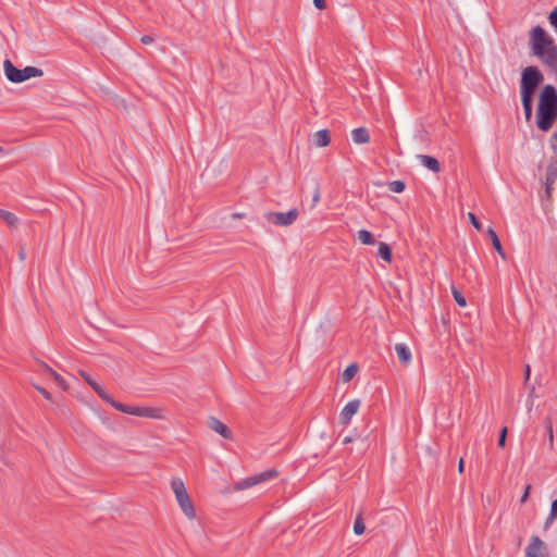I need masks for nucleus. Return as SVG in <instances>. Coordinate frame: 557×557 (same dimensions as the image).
Masks as SVG:
<instances>
[{"label": "nucleus", "instance_id": "nucleus-1", "mask_svg": "<svg viewBox=\"0 0 557 557\" xmlns=\"http://www.w3.org/2000/svg\"><path fill=\"white\" fill-rule=\"evenodd\" d=\"M536 126L541 132H548L557 120V89L552 84L542 87L536 108Z\"/></svg>", "mask_w": 557, "mask_h": 557}, {"label": "nucleus", "instance_id": "nucleus-2", "mask_svg": "<svg viewBox=\"0 0 557 557\" xmlns=\"http://www.w3.org/2000/svg\"><path fill=\"white\" fill-rule=\"evenodd\" d=\"M543 82L544 75L536 66L530 65L522 70L520 78V97L527 122H530L532 117L534 95Z\"/></svg>", "mask_w": 557, "mask_h": 557}, {"label": "nucleus", "instance_id": "nucleus-3", "mask_svg": "<svg viewBox=\"0 0 557 557\" xmlns=\"http://www.w3.org/2000/svg\"><path fill=\"white\" fill-rule=\"evenodd\" d=\"M4 74L7 78L12 83H22L32 77H40L44 75V71L36 66H26L22 70L14 66L9 60L3 62Z\"/></svg>", "mask_w": 557, "mask_h": 557}, {"label": "nucleus", "instance_id": "nucleus-4", "mask_svg": "<svg viewBox=\"0 0 557 557\" xmlns=\"http://www.w3.org/2000/svg\"><path fill=\"white\" fill-rule=\"evenodd\" d=\"M110 406L123 413H127V414H132V416H136V417L151 418V419H163L164 418L163 410L160 408L129 406V405H124L122 403H119L114 399H113V403L110 404Z\"/></svg>", "mask_w": 557, "mask_h": 557}, {"label": "nucleus", "instance_id": "nucleus-5", "mask_svg": "<svg viewBox=\"0 0 557 557\" xmlns=\"http://www.w3.org/2000/svg\"><path fill=\"white\" fill-rule=\"evenodd\" d=\"M171 486L184 515L190 520L195 519V508L185 488L184 482L180 479H173L171 481Z\"/></svg>", "mask_w": 557, "mask_h": 557}, {"label": "nucleus", "instance_id": "nucleus-6", "mask_svg": "<svg viewBox=\"0 0 557 557\" xmlns=\"http://www.w3.org/2000/svg\"><path fill=\"white\" fill-rule=\"evenodd\" d=\"M275 476H277V471L276 470H272V469L265 470L263 472H260L258 474L245 478V479L236 482L234 488L236 491H243V490L252 487V486H255V485H257L259 483H262V482H265L268 480L274 479Z\"/></svg>", "mask_w": 557, "mask_h": 557}, {"label": "nucleus", "instance_id": "nucleus-7", "mask_svg": "<svg viewBox=\"0 0 557 557\" xmlns=\"http://www.w3.org/2000/svg\"><path fill=\"white\" fill-rule=\"evenodd\" d=\"M299 211L297 208H293L287 212H268L265 219L268 222L277 226L292 225L298 218Z\"/></svg>", "mask_w": 557, "mask_h": 557}, {"label": "nucleus", "instance_id": "nucleus-8", "mask_svg": "<svg viewBox=\"0 0 557 557\" xmlns=\"http://www.w3.org/2000/svg\"><path fill=\"white\" fill-rule=\"evenodd\" d=\"M78 374L85 380V382L97 393V395L107 404L113 403V397L106 391L103 386L98 384L92 377L84 370H79Z\"/></svg>", "mask_w": 557, "mask_h": 557}, {"label": "nucleus", "instance_id": "nucleus-9", "mask_svg": "<svg viewBox=\"0 0 557 557\" xmlns=\"http://www.w3.org/2000/svg\"><path fill=\"white\" fill-rule=\"evenodd\" d=\"M209 428L220 434L222 437L226 440L233 438L232 431L227 428L226 424H224L221 420H219L215 417H210L208 421Z\"/></svg>", "mask_w": 557, "mask_h": 557}, {"label": "nucleus", "instance_id": "nucleus-10", "mask_svg": "<svg viewBox=\"0 0 557 557\" xmlns=\"http://www.w3.org/2000/svg\"><path fill=\"white\" fill-rule=\"evenodd\" d=\"M360 407V400L359 399H352L346 404V406L343 408L341 412V421L344 424L349 423L350 419L354 414L357 413L358 409Z\"/></svg>", "mask_w": 557, "mask_h": 557}, {"label": "nucleus", "instance_id": "nucleus-11", "mask_svg": "<svg viewBox=\"0 0 557 557\" xmlns=\"http://www.w3.org/2000/svg\"><path fill=\"white\" fill-rule=\"evenodd\" d=\"M545 549L543 541L536 536L533 535L530 540L529 545L525 548V556L527 557H540L542 550Z\"/></svg>", "mask_w": 557, "mask_h": 557}, {"label": "nucleus", "instance_id": "nucleus-12", "mask_svg": "<svg viewBox=\"0 0 557 557\" xmlns=\"http://www.w3.org/2000/svg\"><path fill=\"white\" fill-rule=\"evenodd\" d=\"M417 159L430 171L434 173H438L441 171V164L436 158L428 154H418Z\"/></svg>", "mask_w": 557, "mask_h": 557}, {"label": "nucleus", "instance_id": "nucleus-13", "mask_svg": "<svg viewBox=\"0 0 557 557\" xmlns=\"http://www.w3.org/2000/svg\"><path fill=\"white\" fill-rule=\"evenodd\" d=\"M395 351L397 354V357H398L399 361L404 366H407L411 361V351H410L409 347L406 344L397 343L395 345Z\"/></svg>", "mask_w": 557, "mask_h": 557}, {"label": "nucleus", "instance_id": "nucleus-14", "mask_svg": "<svg viewBox=\"0 0 557 557\" xmlns=\"http://www.w3.org/2000/svg\"><path fill=\"white\" fill-rule=\"evenodd\" d=\"M351 137L355 144H368L370 141L369 131L363 126L352 129Z\"/></svg>", "mask_w": 557, "mask_h": 557}, {"label": "nucleus", "instance_id": "nucleus-15", "mask_svg": "<svg viewBox=\"0 0 557 557\" xmlns=\"http://www.w3.org/2000/svg\"><path fill=\"white\" fill-rule=\"evenodd\" d=\"M556 178H557V170L548 169L546 172V175H545V181H544L545 194H546L547 198L552 197L553 189H554L553 185H554Z\"/></svg>", "mask_w": 557, "mask_h": 557}, {"label": "nucleus", "instance_id": "nucleus-16", "mask_svg": "<svg viewBox=\"0 0 557 557\" xmlns=\"http://www.w3.org/2000/svg\"><path fill=\"white\" fill-rule=\"evenodd\" d=\"M487 236L491 239L492 245H493L494 249L497 251V253L502 257V259L506 260V252H505V250L500 244V240H499L496 232L494 231V228L488 227Z\"/></svg>", "mask_w": 557, "mask_h": 557}, {"label": "nucleus", "instance_id": "nucleus-17", "mask_svg": "<svg viewBox=\"0 0 557 557\" xmlns=\"http://www.w3.org/2000/svg\"><path fill=\"white\" fill-rule=\"evenodd\" d=\"M331 143V134L329 129H320L314 134V144L317 147H326Z\"/></svg>", "mask_w": 557, "mask_h": 557}, {"label": "nucleus", "instance_id": "nucleus-18", "mask_svg": "<svg viewBox=\"0 0 557 557\" xmlns=\"http://www.w3.org/2000/svg\"><path fill=\"white\" fill-rule=\"evenodd\" d=\"M40 366L48 374H50L53 377V380L58 383L59 386H61L63 389H67V384L64 381V379L60 374H58L50 366H48L44 361H40Z\"/></svg>", "mask_w": 557, "mask_h": 557}, {"label": "nucleus", "instance_id": "nucleus-19", "mask_svg": "<svg viewBox=\"0 0 557 557\" xmlns=\"http://www.w3.org/2000/svg\"><path fill=\"white\" fill-rule=\"evenodd\" d=\"M0 219L3 220L10 227H16L18 224V218L10 211L0 209Z\"/></svg>", "mask_w": 557, "mask_h": 557}, {"label": "nucleus", "instance_id": "nucleus-20", "mask_svg": "<svg viewBox=\"0 0 557 557\" xmlns=\"http://www.w3.org/2000/svg\"><path fill=\"white\" fill-rule=\"evenodd\" d=\"M377 256L386 262H392V249L388 244L381 242L377 249Z\"/></svg>", "mask_w": 557, "mask_h": 557}, {"label": "nucleus", "instance_id": "nucleus-21", "mask_svg": "<svg viewBox=\"0 0 557 557\" xmlns=\"http://www.w3.org/2000/svg\"><path fill=\"white\" fill-rule=\"evenodd\" d=\"M358 370H359V367L357 363H350L349 366H347L342 374L343 381L344 382L351 381L355 377V375L358 373Z\"/></svg>", "mask_w": 557, "mask_h": 557}, {"label": "nucleus", "instance_id": "nucleus-22", "mask_svg": "<svg viewBox=\"0 0 557 557\" xmlns=\"http://www.w3.org/2000/svg\"><path fill=\"white\" fill-rule=\"evenodd\" d=\"M358 239L363 245H373L375 243V239H374L372 233L369 232L368 230H360L358 232Z\"/></svg>", "mask_w": 557, "mask_h": 557}, {"label": "nucleus", "instance_id": "nucleus-23", "mask_svg": "<svg viewBox=\"0 0 557 557\" xmlns=\"http://www.w3.org/2000/svg\"><path fill=\"white\" fill-rule=\"evenodd\" d=\"M387 186L391 191L397 194L403 193L406 188L405 182L399 180L389 182Z\"/></svg>", "mask_w": 557, "mask_h": 557}, {"label": "nucleus", "instance_id": "nucleus-24", "mask_svg": "<svg viewBox=\"0 0 557 557\" xmlns=\"http://www.w3.org/2000/svg\"><path fill=\"white\" fill-rule=\"evenodd\" d=\"M364 530H366V525H364L362 516L358 515L355 520V523H354V533L356 535H361L364 533Z\"/></svg>", "mask_w": 557, "mask_h": 557}, {"label": "nucleus", "instance_id": "nucleus-25", "mask_svg": "<svg viewBox=\"0 0 557 557\" xmlns=\"http://www.w3.org/2000/svg\"><path fill=\"white\" fill-rule=\"evenodd\" d=\"M451 293H453L454 300L456 301V304L459 307H466L467 306L466 297L462 295L461 292H459L457 288L453 287Z\"/></svg>", "mask_w": 557, "mask_h": 557}, {"label": "nucleus", "instance_id": "nucleus-26", "mask_svg": "<svg viewBox=\"0 0 557 557\" xmlns=\"http://www.w3.org/2000/svg\"><path fill=\"white\" fill-rule=\"evenodd\" d=\"M556 518H557V498L555 500H553V503H552L549 516L545 521V528H547L553 522V520Z\"/></svg>", "mask_w": 557, "mask_h": 557}, {"label": "nucleus", "instance_id": "nucleus-27", "mask_svg": "<svg viewBox=\"0 0 557 557\" xmlns=\"http://www.w3.org/2000/svg\"><path fill=\"white\" fill-rule=\"evenodd\" d=\"M546 431H547V438L549 441V448L553 449L554 448V432H553V425H552V422L550 420H548L546 422Z\"/></svg>", "mask_w": 557, "mask_h": 557}, {"label": "nucleus", "instance_id": "nucleus-28", "mask_svg": "<svg viewBox=\"0 0 557 557\" xmlns=\"http://www.w3.org/2000/svg\"><path fill=\"white\" fill-rule=\"evenodd\" d=\"M507 428L504 426L502 430H500V433H499V437H498V442H497V445L500 447V448H504L506 446V438H507Z\"/></svg>", "mask_w": 557, "mask_h": 557}, {"label": "nucleus", "instance_id": "nucleus-29", "mask_svg": "<svg viewBox=\"0 0 557 557\" xmlns=\"http://www.w3.org/2000/svg\"><path fill=\"white\" fill-rule=\"evenodd\" d=\"M468 218H469V221L471 222V224L478 230V231H481L482 230V224L481 222L479 221V219L476 218V215L472 212H469L468 213Z\"/></svg>", "mask_w": 557, "mask_h": 557}, {"label": "nucleus", "instance_id": "nucleus-30", "mask_svg": "<svg viewBox=\"0 0 557 557\" xmlns=\"http://www.w3.org/2000/svg\"><path fill=\"white\" fill-rule=\"evenodd\" d=\"M320 198H321V193H320V187L319 186H315L314 190H313V195H312V208H314L317 206V203L320 201Z\"/></svg>", "mask_w": 557, "mask_h": 557}, {"label": "nucleus", "instance_id": "nucleus-31", "mask_svg": "<svg viewBox=\"0 0 557 557\" xmlns=\"http://www.w3.org/2000/svg\"><path fill=\"white\" fill-rule=\"evenodd\" d=\"M548 20L550 25L557 29V7L549 13Z\"/></svg>", "mask_w": 557, "mask_h": 557}, {"label": "nucleus", "instance_id": "nucleus-32", "mask_svg": "<svg viewBox=\"0 0 557 557\" xmlns=\"http://www.w3.org/2000/svg\"><path fill=\"white\" fill-rule=\"evenodd\" d=\"M34 387L44 396L45 399H47V400L52 399L51 394L46 388H44L39 385H35V384H34Z\"/></svg>", "mask_w": 557, "mask_h": 557}, {"label": "nucleus", "instance_id": "nucleus-33", "mask_svg": "<svg viewBox=\"0 0 557 557\" xmlns=\"http://www.w3.org/2000/svg\"><path fill=\"white\" fill-rule=\"evenodd\" d=\"M532 486L530 484H528L524 488V492H523V495L521 496V499L520 502L523 504L528 500L529 498V495H530V491H531Z\"/></svg>", "mask_w": 557, "mask_h": 557}, {"label": "nucleus", "instance_id": "nucleus-34", "mask_svg": "<svg viewBox=\"0 0 557 557\" xmlns=\"http://www.w3.org/2000/svg\"><path fill=\"white\" fill-rule=\"evenodd\" d=\"M313 4L318 10H324L326 8L325 0H313Z\"/></svg>", "mask_w": 557, "mask_h": 557}, {"label": "nucleus", "instance_id": "nucleus-35", "mask_svg": "<svg viewBox=\"0 0 557 557\" xmlns=\"http://www.w3.org/2000/svg\"><path fill=\"white\" fill-rule=\"evenodd\" d=\"M154 41V38L150 35H145L140 38V42L144 45H150Z\"/></svg>", "mask_w": 557, "mask_h": 557}, {"label": "nucleus", "instance_id": "nucleus-36", "mask_svg": "<svg viewBox=\"0 0 557 557\" xmlns=\"http://www.w3.org/2000/svg\"><path fill=\"white\" fill-rule=\"evenodd\" d=\"M530 375H531V368L529 364H525L524 366V384H527L529 382Z\"/></svg>", "mask_w": 557, "mask_h": 557}, {"label": "nucleus", "instance_id": "nucleus-37", "mask_svg": "<svg viewBox=\"0 0 557 557\" xmlns=\"http://www.w3.org/2000/svg\"><path fill=\"white\" fill-rule=\"evenodd\" d=\"M18 259L22 262L26 259V250L24 247H21L18 250Z\"/></svg>", "mask_w": 557, "mask_h": 557}, {"label": "nucleus", "instance_id": "nucleus-38", "mask_svg": "<svg viewBox=\"0 0 557 557\" xmlns=\"http://www.w3.org/2000/svg\"><path fill=\"white\" fill-rule=\"evenodd\" d=\"M232 219H243L245 218V213H240V212H234L232 213Z\"/></svg>", "mask_w": 557, "mask_h": 557}, {"label": "nucleus", "instance_id": "nucleus-39", "mask_svg": "<svg viewBox=\"0 0 557 557\" xmlns=\"http://www.w3.org/2000/svg\"><path fill=\"white\" fill-rule=\"evenodd\" d=\"M463 467H465V462H463V459L460 458L459 462H458V471L459 473H462L463 472Z\"/></svg>", "mask_w": 557, "mask_h": 557}, {"label": "nucleus", "instance_id": "nucleus-40", "mask_svg": "<svg viewBox=\"0 0 557 557\" xmlns=\"http://www.w3.org/2000/svg\"><path fill=\"white\" fill-rule=\"evenodd\" d=\"M351 441H352V438L350 436H346V437H344L343 443L347 444V443H350Z\"/></svg>", "mask_w": 557, "mask_h": 557}, {"label": "nucleus", "instance_id": "nucleus-41", "mask_svg": "<svg viewBox=\"0 0 557 557\" xmlns=\"http://www.w3.org/2000/svg\"><path fill=\"white\" fill-rule=\"evenodd\" d=\"M534 389H535V388H534V386H532V388H531V391H530V394H529V397H530V398H533V396H534Z\"/></svg>", "mask_w": 557, "mask_h": 557}, {"label": "nucleus", "instance_id": "nucleus-42", "mask_svg": "<svg viewBox=\"0 0 557 557\" xmlns=\"http://www.w3.org/2000/svg\"><path fill=\"white\" fill-rule=\"evenodd\" d=\"M3 152V148L0 146V153Z\"/></svg>", "mask_w": 557, "mask_h": 557}]
</instances>
